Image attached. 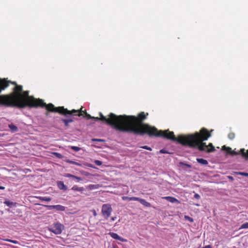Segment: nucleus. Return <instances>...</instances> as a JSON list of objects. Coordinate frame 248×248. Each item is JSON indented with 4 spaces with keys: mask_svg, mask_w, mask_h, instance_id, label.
<instances>
[{
    "mask_svg": "<svg viewBox=\"0 0 248 248\" xmlns=\"http://www.w3.org/2000/svg\"><path fill=\"white\" fill-rule=\"evenodd\" d=\"M16 85L14 88L17 92L16 94L12 95H0V105L6 106H17L24 108L26 106L30 107H44L46 108V105L41 99H36L32 96L29 95V91H25L23 94L21 93L22 91V86L17 85L15 82L9 81ZM9 86L8 82L5 81V79L0 78V93Z\"/></svg>",
    "mask_w": 248,
    "mask_h": 248,
    "instance_id": "1",
    "label": "nucleus"
},
{
    "mask_svg": "<svg viewBox=\"0 0 248 248\" xmlns=\"http://www.w3.org/2000/svg\"><path fill=\"white\" fill-rule=\"evenodd\" d=\"M99 116L101 121L120 131L140 134L147 132V131H143L140 129L141 126L136 123L137 118L132 115L117 116L113 113H110L108 115V118H107L101 112H99Z\"/></svg>",
    "mask_w": 248,
    "mask_h": 248,
    "instance_id": "2",
    "label": "nucleus"
},
{
    "mask_svg": "<svg viewBox=\"0 0 248 248\" xmlns=\"http://www.w3.org/2000/svg\"><path fill=\"white\" fill-rule=\"evenodd\" d=\"M171 137L165 136L168 140L174 141H177L182 145L187 146L191 148H197L200 151H207V152H214L215 149L212 143L207 146L203 141L206 140L208 138L211 137V134L207 132L206 129L203 128L200 133L196 132L194 134L188 135V136H179L176 138L173 132L170 133Z\"/></svg>",
    "mask_w": 248,
    "mask_h": 248,
    "instance_id": "3",
    "label": "nucleus"
},
{
    "mask_svg": "<svg viewBox=\"0 0 248 248\" xmlns=\"http://www.w3.org/2000/svg\"><path fill=\"white\" fill-rule=\"evenodd\" d=\"M148 115V113H147L146 114H145L144 112H142L139 113V116H138L139 118H138L137 117H136L135 116V117L137 118L136 123L137 124H139V125H140V126H141V127H140V129L143 131H147V132H145L142 134H137L138 135H143L145 134H147L150 136H156V137H163L164 138H165L167 139V138L165 137V136H170V137L172 136V135L170 134V133H171L172 132H170V131H169V130L158 131L157 129L155 127H152L147 124H141L139 122V120L140 121H142L145 120L146 118V116ZM134 116L135 117V116Z\"/></svg>",
    "mask_w": 248,
    "mask_h": 248,
    "instance_id": "4",
    "label": "nucleus"
},
{
    "mask_svg": "<svg viewBox=\"0 0 248 248\" xmlns=\"http://www.w3.org/2000/svg\"><path fill=\"white\" fill-rule=\"evenodd\" d=\"M46 109L48 111L55 112H59L60 114L66 116L67 114H74L78 112V110L73 109L71 111L68 110L66 108H64L63 107H55L51 103L48 104L46 106Z\"/></svg>",
    "mask_w": 248,
    "mask_h": 248,
    "instance_id": "5",
    "label": "nucleus"
},
{
    "mask_svg": "<svg viewBox=\"0 0 248 248\" xmlns=\"http://www.w3.org/2000/svg\"><path fill=\"white\" fill-rule=\"evenodd\" d=\"M64 229V225L59 222H55L47 227L49 231L56 235L61 234Z\"/></svg>",
    "mask_w": 248,
    "mask_h": 248,
    "instance_id": "6",
    "label": "nucleus"
},
{
    "mask_svg": "<svg viewBox=\"0 0 248 248\" xmlns=\"http://www.w3.org/2000/svg\"><path fill=\"white\" fill-rule=\"evenodd\" d=\"M223 149H225L228 153L232 155H238L240 154L246 158H248V150L247 151V154L245 152V149L243 148L240 150V152H236L235 150H232L230 147H227L225 146H223Z\"/></svg>",
    "mask_w": 248,
    "mask_h": 248,
    "instance_id": "7",
    "label": "nucleus"
},
{
    "mask_svg": "<svg viewBox=\"0 0 248 248\" xmlns=\"http://www.w3.org/2000/svg\"><path fill=\"white\" fill-rule=\"evenodd\" d=\"M112 208L109 204H104L102 206L101 213L105 219H108L111 215Z\"/></svg>",
    "mask_w": 248,
    "mask_h": 248,
    "instance_id": "8",
    "label": "nucleus"
},
{
    "mask_svg": "<svg viewBox=\"0 0 248 248\" xmlns=\"http://www.w3.org/2000/svg\"><path fill=\"white\" fill-rule=\"evenodd\" d=\"M47 208L49 210L55 209L57 211H64L66 207L61 205H46Z\"/></svg>",
    "mask_w": 248,
    "mask_h": 248,
    "instance_id": "9",
    "label": "nucleus"
},
{
    "mask_svg": "<svg viewBox=\"0 0 248 248\" xmlns=\"http://www.w3.org/2000/svg\"><path fill=\"white\" fill-rule=\"evenodd\" d=\"M110 236L113 239L119 240L123 242H127V240L119 236L117 233H114V232H110L109 233Z\"/></svg>",
    "mask_w": 248,
    "mask_h": 248,
    "instance_id": "10",
    "label": "nucleus"
},
{
    "mask_svg": "<svg viewBox=\"0 0 248 248\" xmlns=\"http://www.w3.org/2000/svg\"><path fill=\"white\" fill-rule=\"evenodd\" d=\"M57 186L58 188L62 190H66L68 189L67 186L64 185V183L62 181H57Z\"/></svg>",
    "mask_w": 248,
    "mask_h": 248,
    "instance_id": "11",
    "label": "nucleus"
},
{
    "mask_svg": "<svg viewBox=\"0 0 248 248\" xmlns=\"http://www.w3.org/2000/svg\"><path fill=\"white\" fill-rule=\"evenodd\" d=\"M163 198L166 199V200H167L168 202H171V203H175V202H179V201L177 199H176V198L172 197L167 196V197H165Z\"/></svg>",
    "mask_w": 248,
    "mask_h": 248,
    "instance_id": "12",
    "label": "nucleus"
},
{
    "mask_svg": "<svg viewBox=\"0 0 248 248\" xmlns=\"http://www.w3.org/2000/svg\"><path fill=\"white\" fill-rule=\"evenodd\" d=\"M137 201H139V202H140V203L141 204H142V205H143L146 207H150L151 206V204L149 202H147L144 199H142L138 198Z\"/></svg>",
    "mask_w": 248,
    "mask_h": 248,
    "instance_id": "13",
    "label": "nucleus"
},
{
    "mask_svg": "<svg viewBox=\"0 0 248 248\" xmlns=\"http://www.w3.org/2000/svg\"><path fill=\"white\" fill-rule=\"evenodd\" d=\"M122 199L124 201H137L138 199V197H127V196H123L122 197Z\"/></svg>",
    "mask_w": 248,
    "mask_h": 248,
    "instance_id": "14",
    "label": "nucleus"
},
{
    "mask_svg": "<svg viewBox=\"0 0 248 248\" xmlns=\"http://www.w3.org/2000/svg\"><path fill=\"white\" fill-rule=\"evenodd\" d=\"M8 127L10 129L11 131L13 133L16 132L18 131V127L16 125L13 124H9L8 125Z\"/></svg>",
    "mask_w": 248,
    "mask_h": 248,
    "instance_id": "15",
    "label": "nucleus"
},
{
    "mask_svg": "<svg viewBox=\"0 0 248 248\" xmlns=\"http://www.w3.org/2000/svg\"><path fill=\"white\" fill-rule=\"evenodd\" d=\"M4 203L7 206L9 207H12L13 206H15L16 205V203L11 202L9 200H5L4 202Z\"/></svg>",
    "mask_w": 248,
    "mask_h": 248,
    "instance_id": "16",
    "label": "nucleus"
},
{
    "mask_svg": "<svg viewBox=\"0 0 248 248\" xmlns=\"http://www.w3.org/2000/svg\"><path fill=\"white\" fill-rule=\"evenodd\" d=\"M197 161L199 163L203 165H207L208 164V161L203 158H197Z\"/></svg>",
    "mask_w": 248,
    "mask_h": 248,
    "instance_id": "17",
    "label": "nucleus"
},
{
    "mask_svg": "<svg viewBox=\"0 0 248 248\" xmlns=\"http://www.w3.org/2000/svg\"><path fill=\"white\" fill-rule=\"evenodd\" d=\"M71 189L75 191L82 192L84 190V188L83 187H78L77 185H74L72 187Z\"/></svg>",
    "mask_w": 248,
    "mask_h": 248,
    "instance_id": "18",
    "label": "nucleus"
},
{
    "mask_svg": "<svg viewBox=\"0 0 248 248\" xmlns=\"http://www.w3.org/2000/svg\"><path fill=\"white\" fill-rule=\"evenodd\" d=\"M66 162L69 164L75 165L78 166H81V164L80 163H79L78 162H76V161L71 160L68 159V160H66Z\"/></svg>",
    "mask_w": 248,
    "mask_h": 248,
    "instance_id": "19",
    "label": "nucleus"
},
{
    "mask_svg": "<svg viewBox=\"0 0 248 248\" xmlns=\"http://www.w3.org/2000/svg\"><path fill=\"white\" fill-rule=\"evenodd\" d=\"M62 121L64 123L65 126H68L69 125V124L73 122V120L71 119H62Z\"/></svg>",
    "mask_w": 248,
    "mask_h": 248,
    "instance_id": "20",
    "label": "nucleus"
},
{
    "mask_svg": "<svg viewBox=\"0 0 248 248\" xmlns=\"http://www.w3.org/2000/svg\"><path fill=\"white\" fill-rule=\"evenodd\" d=\"M39 199L42 201L49 202L51 200V198L49 197H39Z\"/></svg>",
    "mask_w": 248,
    "mask_h": 248,
    "instance_id": "21",
    "label": "nucleus"
},
{
    "mask_svg": "<svg viewBox=\"0 0 248 248\" xmlns=\"http://www.w3.org/2000/svg\"><path fill=\"white\" fill-rule=\"evenodd\" d=\"M52 154L54 155L55 157L60 159H62L63 157V156L62 154L57 152H53L52 153Z\"/></svg>",
    "mask_w": 248,
    "mask_h": 248,
    "instance_id": "22",
    "label": "nucleus"
},
{
    "mask_svg": "<svg viewBox=\"0 0 248 248\" xmlns=\"http://www.w3.org/2000/svg\"><path fill=\"white\" fill-rule=\"evenodd\" d=\"M98 188V185H90L88 186V188L90 190H93L94 189H97Z\"/></svg>",
    "mask_w": 248,
    "mask_h": 248,
    "instance_id": "23",
    "label": "nucleus"
},
{
    "mask_svg": "<svg viewBox=\"0 0 248 248\" xmlns=\"http://www.w3.org/2000/svg\"><path fill=\"white\" fill-rule=\"evenodd\" d=\"M248 229V222H246L241 225L239 229Z\"/></svg>",
    "mask_w": 248,
    "mask_h": 248,
    "instance_id": "24",
    "label": "nucleus"
},
{
    "mask_svg": "<svg viewBox=\"0 0 248 248\" xmlns=\"http://www.w3.org/2000/svg\"><path fill=\"white\" fill-rule=\"evenodd\" d=\"M71 149L75 152H78L80 150V148L77 146H71Z\"/></svg>",
    "mask_w": 248,
    "mask_h": 248,
    "instance_id": "25",
    "label": "nucleus"
},
{
    "mask_svg": "<svg viewBox=\"0 0 248 248\" xmlns=\"http://www.w3.org/2000/svg\"><path fill=\"white\" fill-rule=\"evenodd\" d=\"M228 137L230 140H233L235 137V134L233 133H230L228 134Z\"/></svg>",
    "mask_w": 248,
    "mask_h": 248,
    "instance_id": "26",
    "label": "nucleus"
},
{
    "mask_svg": "<svg viewBox=\"0 0 248 248\" xmlns=\"http://www.w3.org/2000/svg\"><path fill=\"white\" fill-rule=\"evenodd\" d=\"M74 175L73 174H70V173H65L64 175V176L65 177H68V178H74Z\"/></svg>",
    "mask_w": 248,
    "mask_h": 248,
    "instance_id": "27",
    "label": "nucleus"
},
{
    "mask_svg": "<svg viewBox=\"0 0 248 248\" xmlns=\"http://www.w3.org/2000/svg\"><path fill=\"white\" fill-rule=\"evenodd\" d=\"M94 162L97 166H101L102 164V162L98 160H95Z\"/></svg>",
    "mask_w": 248,
    "mask_h": 248,
    "instance_id": "28",
    "label": "nucleus"
},
{
    "mask_svg": "<svg viewBox=\"0 0 248 248\" xmlns=\"http://www.w3.org/2000/svg\"><path fill=\"white\" fill-rule=\"evenodd\" d=\"M237 174L242 175V176L248 177V173H247V172H237Z\"/></svg>",
    "mask_w": 248,
    "mask_h": 248,
    "instance_id": "29",
    "label": "nucleus"
},
{
    "mask_svg": "<svg viewBox=\"0 0 248 248\" xmlns=\"http://www.w3.org/2000/svg\"><path fill=\"white\" fill-rule=\"evenodd\" d=\"M185 218L186 220H188L189 221H190V222H192L193 221V218H191V217H188V216H185Z\"/></svg>",
    "mask_w": 248,
    "mask_h": 248,
    "instance_id": "30",
    "label": "nucleus"
},
{
    "mask_svg": "<svg viewBox=\"0 0 248 248\" xmlns=\"http://www.w3.org/2000/svg\"><path fill=\"white\" fill-rule=\"evenodd\" d=\"M85 116L88 119H92L93 116H91L90 114H88L86 111H85Z\"/></svg>",
    "mask_w": 248,
    "mask_h": 248,
    "instance_id": "31",
    "label": "nucleus"
},
{
    "mask_svg": "<svg viewBox=\"0 0 248 248\" xmlns=\"http://www.w3.org/2000/svg\"><path fill=\"white\" fill-rule=\"evenodd\" d=\"M93 141H99V142H104L105 140L103 139H93Z\"/></svg>",
    "mask_w": 248,
    "mask_h": 248,
    "instance_id": "32",
    "label": "nucleus"
},
{
    "mask_svg": "<svg viewBox=\"0 0 248 248\" xmlns=\"http://www.w3.org/2000/svg\"><path fill=\"white\" fill-rule=\"evenodd\" d=\"M141 148L146 149V150H147L152 151V148L147 146H142Z\"/></svg>",
    "mask_w": 248,
    "mask_h": 248,
    "instance_id": "33",
    "label": "nucleus"
},
{
    "mask_svg": "<svg viewBox=\"0 0 248 248\" xmlns=\"http://www.w3.org/2000/svg\"><path fill=\"white\" fill-rule=\"evenodd\" d=\"M194 197L195 199H196L197 200H199L201 198L200 195L197 193H195L194 194Z\"/></svg>",
    "mask_w": 248,
    "mask_h": 248,
    "instance_id": "34",
    "label": "nucleus"
},
{
    "mask_svg": "<svg viewBox=\"0 0 248 248\" xmlns=\"http://www.w3.org/2000/svg\"><path fill=\"white\" fill-rule=\"evenodd\" d=\"M181 165L186 166V167L188 168H190L191 167V165L187 164L184 163H181Z\"/></svg>",
    "mask_w": 248,
    "mask_h": 248,
    "instance_id": "35",
    "label": "nucleus"
},
{
    "mask_svg": "<svg viewBox=\"0 0 248 248\" xmlns=\"http://www.w3.org/2000/svg\"><path fill=\"white\" fill-rule=\"evenodd\" d=\"M78 116H82V114L81 113L83 111H82V107H81V108H80V110H78Z\"/></svg>",
    "mask_w": 248,
    "mask_h": 248,
    "instance_id": "36",
    "label": "nucleus"
},
{
    "mask_svg": "<svg viewBox=\"0 0 248 248\" xmlns=\"http://www.w3.org/2000/svg\"><path fill=\"white\" fill-rule=\"evenodd\" d=\"M74 179L77 180L78 181H81L82 180V178L81 177H78V176H74Z\"/></svg>",
    "mask_w": 248,
    "mask_h": 248,
    "instance_id": "37",
    "label": "nucleus"
},
{
    "mask_svg": "<svg viewBox=\"0 0 248 248\" xmlns=\"http://www.w3.org/2000/svg\"><path fill=\"white\" fill-rule=\"evenodd\" d=\"M92 119H94V120H95L96 121L100 120V118L97 117H93V116Z\"/></svg>",
    "mask_w": 248,
    "mask_h": 248,
    "instance_id": "38",
    "label": "nucleus"
},
{
    "mask_svg": "<svg viewBox=\"0 0 248 248\" xmlns=\"http://www.w3.org/2000/svg\"><path fill=\"white\" fill-rule=\"evenodd\" d=\"M11 243L15 244H18V242L16 240H12L11 241Z\"/></svg>",
    "mask_w": 248,
    "mask_h": 248,
    "instance_id": "39",
    "label": "nucleus"
},
{
    "mask_svg": "<svg viewBox=\"0 0 248 248\" xmlns=\"http://www.w3.org/2000/svg\"><path fill=\"white\" fill-rule=\"evenodd\" d=\"M202 248H212V247L211 245H209L205 246V247H203Z\"/></svg>",
    "mask_w": 248,
    "mask_h": 248,
    "instance_id": "40",
    "label": "nucleus"
},
{
    "mask_svg": "<svg viewBox=\"0 0 248 248\" xmlns=\"http://www.w3.org/2000/svg\"><path fill=\"white\" fill-rule=\"evenodd\" d=\"M160 152L161 153H163V154H164V153H167V152H166L164 149H162V150H161L160 151Z\"/></svg>",
    "mask_w": 248,
    "mask_h": 248,
    "instance_id": "41",
    "label": "nucleus"
},
{
    "mask_svg": "<svg viewBox=\"0 0 248 248\" xmlns=\"http://www.w3.org/2000/svg\"><path fill=\"white\" fill-rule=\"evenodd\" d=\"M87 166L92 168H95V167L92 164H88Z\"/></svg>",
    "mask_w": 248,
    "mask_h": 248,
    "instance_id": "42",
    "label": "nucleus"
},
{
    "mask_svg": "<svg viewBox=\"0 0 248 248\" xmlns=\"http://www.w3.org/2000/svg\"><path fill=\"white\" fill-rule=\"evenodd\" d=\"M116 217H112L111 218V221H114V220H116Z\"/></svg>",
    "mask_w": 248,
    "mask_h": 248,
    "instance_id": "43",
    "label": "nucleus"
},
{
    "mask_svg": "<svg viewBox=\"0 0 248 248\" xmlns=\"http://www.w3.org/2000/svg\"><path fill=\"white\" fill-rule=\"evenodd\" d=\"M4 241H7V242H11V241L12 240L11 239H5L4 240Z\"/></svg>",
    "mask_w": 248,
    "mask_h": 248,
    "instance_id": "44",
    "label": "nucleus"
},
{
    "mask_svg": "<svg viewBox=\"0 0 248 248\" xmlns=\"http://www.w3.org/2000/svg\"><path fill=\"white\" fill-rule=\"evenodd\" d=\"M93 216H96L97 215L95 210H93Z\"/></svg>",
    "mask_w": 248,
    "mask_h": 248,
    "instance_id": "45",
    "label": "nucleus"
},
{
    "mask_svg": "<svg viewBox=\"0 0 248 248\" xmlns=\"http://www.w3.org/2000/svg\"><path fill=\"white\" fill-rule=\"evenodd\" d=\"M228 178H229V179H230L231 180H233V178L232 176H228Z\"/></svg>",
    "mask_w": 248,
    "mask_h": 248,
    "instance_id": "46",
    "label": "nucleus"
},
{
    "mask_svg": "<svg viewBox=\"0 0 248 248\" xmlns=\"http://www.w3.org/2000/svg\"><path fill=\"white\" fill-rule=\"evenodd\" d=\"M4 189H5V187L2 186H0V189L3 190Z\"/></svg>",
    "mask_w": 248,
    "mask_h": 248,
    "instance_id": "47",
    "label": "nucleus"
},
{
    "mask_svg": "<svg viewBox=\"0 0 248 248\" xmlns=\"http://www.w3.org/2000/svg\"><path fill=\"white\" fill-rule=\"evenodd\" d=\"M195 205H196V206H200V204H198V203H196V204H195Z\"/></svg>",
    "mask_w": 248,
    "mask_h": 248,
    "instance_id": "48",
    "label": "nucleus"
},
{
    "mask_svg": "<svg viewBox=\"0 0 248 248\" xmlns=\"http://www.w3.org/2000/svg\"><path fill=\"white\" fill-rule=\"evenodd\" d=\"M48 115V113H47V112H46V115Z\"/></svg>",
    "mask_w": 248,
    "mask_h": 248,
    "instance_id": "49",
    "label": "nucleus"
},
{
    "mask_svg": "<svg viewBox=\"0 0 248 248\" xmlns=\"http://www.w3.org/2000/svg\"><path fill=\"white\" fill-rule=\"evenodd\" d=\"M213 130H211V132H213Z\"/></svg>",
    "mask_w": 248,
    "mask_h": 248,
    "instance_id": "50",
    "label": "nucleus"
}]
</instances>
